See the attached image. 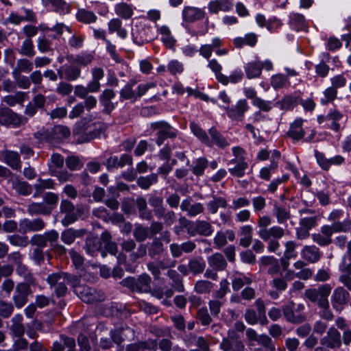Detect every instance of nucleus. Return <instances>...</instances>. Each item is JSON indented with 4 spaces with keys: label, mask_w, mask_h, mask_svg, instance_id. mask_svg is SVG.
Returning <instances> with one entry per match:
<instances>
[{
    "label": "nucleus",
    "mask_w": 351,
    "mask_h": 351,
    "mask_svg": "<svg viewBox=\"0 0 351 351\" xmlns=\"http://www.w3.org/2000/svg\"><path fill=\"white\" fill-rule=\"evenodd\" d=\"M232 152L234 158L227 162L228 172L233 177L242 178L248 168L246 152L239 146L233 147Z\"/></svg>",
    "instance_id": "nucleus-1"
},
{
    "label": "nucleus",
    "mask_w": 351,
    "mask_h": 351,
    "mask_svg": "<svg viewBox=\"0 0 351 351\" xmlns=\"http://www.w3.org/2000/svg\"><path fill=\"white\" fill-rule=\"evenodd\" d=\"M305 306L302 303L295 304L293 301L288 302L282 307L285 319L291 324H300L305 321Z\"/></svg>",
    "instance_id": "nucleus-2"
},
{
    "label": "nucleus",
    "mask_w": 351,
    "mask_h": 351,
    "mask_svg": "<svg viewBox=\"0 0 351 351\" xmlns=\"http://www.w3.org/2000/svg\"><path fill=\"white\" fill-rule=\"evenodd\" d=\"M332 287L328 284L323 285L318 288L308 289L305 291L306 298L318 306H324L328 303V296L331 292Z\"/></svg>",
    "instance_id": "nucleus-3"
},
{
    "label": "nucleus",
    "mask_w": 351,
    "mask_h": 351,
    "mask_svg": "<svg viewBox=\"0 0 351 351\" xmlns=\"http://www.w3.org/2000/svg\"><path fill=\"white\" fill-rule=\"evenodd\" d=\"M151 128L157 130L156 144L162 145L167 138H174L177 135V130L165 121H156L151 123Z\"/></svg>",
    "instance_id": "nucleus-4"
},
{
    "label": "nucleus",
    "mask_w": 351,
    "mask_h": 351,
    "mask_svg": "<svg viewBox=\"0 0 351 351\" xmlns=\"http://www.w3.org/2000/svg\"><path fill=\"white\" fill-rule=\"evenodd\" d=\"M132 36L134 43L138 46L152 41L154 38L152 27L143 25H136L132 29Z\"/></svg>",
    "instance_id": "nucleus-5"
},
{
    "label": "nucleus",
    "mask_w": 351,
    "mask_h": 351,
    "mask_svg": "<svg viewBox=\"0 0 351 351\" xmlns=\"http://www.w3.org/2000/svg\"><path fill=\"white\" fill-rule=\"evenodd\" d=\"M75 293L84 302L92 303L104 300V294L97 293L95 289L86 285H77L74 288Z\"/></svg>",
    "instance_id": "nucleus-6"
},
{
    "label": "nucleus",
    "mask_w": 351,
    "mask_h": 351,
    "mask_svg": "<svg viewBox=\"0 0 351 351\" xmlns=\"http://www.w3.org/2000/svg\"><path fill=\"white\" fill-rule=\"evenodd\" d=\"M213 231L211 224L204 220L189 223L187 226V232L191 237L196 234L207 237L211 235Z\"/></svg>",
    "instance_id": "nucleus-7"
},
{
    "label": "nucleus",
    "mask_w": 351,
    "mask_h": 351,
    "mask_svg": "<svg viewBox=\"0 0 351 351\" xmlns=\"http://www.w3.org/2000/svg\"><path fill=\"white\" fill-rule=\"evenodd\" d=\"M51 287L54 288V292L58 297L64 296L66 294V274L62 273H54L49 275L47 279Z\"/></svg>",
    "instance_id": "nucleus-8"
},
{
    "label": "nucleus",
    "mask_w": 351,
    "mask_h": 351,
    "mask_svg": "<svg viewBox=\"0 0 351 351\" xmlns=\"http://www.w3.org/2000/svg\"><path fill=\"white\" fill-rule=\"evenodd\" d=\"M226 111L228 117L232 120L241 121L244 118L245 112L249 109L247 102L245 99L239 100L234 106L230 108L222 107Z\"/></svg>",
    "instance_id": "nucleus-9"
},
{
    "label": "nucleus",
    "mask_w": 351,
    "mask_h": 351,
    "mask_svg": "<svg viewBox=\"0 0 351 351\" xmlns=\"http://www.w3.org/2000/svg\"><path fill=\"white\" fill-rule=\"evenodd\" d=\"M31 293L29 283H19L15 288V293L13 295V300L17 308H21L27 302V296Z\"/></svg>",
    "instance_id": "nucleus-10"
},
{
    "label": "nucleus",
    "mask_w": 351,
    "mask_h": 351,
    "mask_svg": "<svg viewBox=\"0 0 351 351\" xmlns=\"http://www.w3.org/2000/svg\"><path fill=\"white\" fill-rule=\"evenodd\" d=\"M350 297L349 293L343 287H338L332 292L331 303L332 307L337 311L342 310L343 306L347 304Z\"/></svg>",
    "instance_id": "nucleus-11"
},
{
    "label": "nucleus",
    "mask_w": 351,
    "mask_h": 351,
    "mask_svg": "<svg viewBox=\"0 0 351 351\" xmlns=\"http://www.w3.org/2000/svg\"><path fill=\"white\" fill-rule=\"evenodd\" d=\"M64 165V158L58 154H54L51 156V162L49 165V169L52 175L58 177L60 182L66 181V175L62 172Z\"/></svg>",
    "instance_id": "nucleus-12"
},
{
    "label": "nucleus",
    "mask_w": 351,
    "mask_h": 351,
    "mask_svg": "<svg viewBox=\"0 0 351 351\" xmlns=\"http://www.w3.org/2000/svg\"><path fill=\"white\" fill-rule=\"evenodd\" d=\"M321 343L330 348H337L341 346L340 332L334 327H331L327 332L326 336L321 339Z\"/></svg>",
    "instance_id": "nucleus-13"
},
{
    "label": "nucleus",
    "mask_w": 351,
    "mask_h": 351,
    "mask_svg": "<svg viewBox=\"0 0 351 351\" xmlns=\"http://www.w3.org/2000/svg\"><path fill=\"white\" fill-rule=\"evenodd\" d=\"M182 16L184 22L193 23L202 19L205 16V12L199 8L185 6L182 10Z\"/></svg>",
    "instance_id": "nucleus-14"
},
{
    "label": "nucleus",
    "mask_w": 351,
    "mask_h": 351,
    "mask_svg": "<svg viewBox=\"0 0 351 351\" xmlns=\"http://www.w3.org/2000/svg\"><path fill=\"white\" fill-rule=\"evenodd\" d=\"M45 222L40 219H34L33 220L24 219L20 221L19 231L23 233L40 231L45 228Z\"/></svg>",
    "instance_id": "nucleus-15"
},
{
    "label": "nucleus",
    "mask_w": 351,
    "mask_h": 351,
    "mask_svg": "<svg viewBox=\"0 0 351 351\" xmlns=\"http://www.w3.org/2000/svg\"><path fill=\"white\" fill-rule=\"evenodd\" d=\"M305 121L302 118H298L291 124L287 132V135L293 141H300L304 136L305 130L302 127Z\"/></svg>",
    "instance_id": "nucleus-16"
},
{
    "label": "nucleus",
    "mask_w": 351,
    "mask_h": 351,
    "mask_svg": "<svg viewBox=\"0 0 351 351\" xmlns=\"http://www.w3.org/2000/svg\"><path fill=\"white\" fill-rule=\"evenodd\" d=\"M157 32L160 34V40L168 49H172L176 44V39L172 35L170 28L167 25H156Z\"/></svg>",
    "instance_id": "nucleus-17"
},
{
    "label": "nucleus",
    "mask_w": 351,
    "mask_h": 351,
    "mask_svg": "<svg viewBox=\"0 0 351 351\" xmlns=\"http://www.w3.org/2000/svg\"><path fill=\"white\" fill-rule=\"evenodd\" d=\"M301 257L311 263L318 262L321 258L319 249L314 245H304L300 252Z\"/></svg>",
    "instance_id": "nucleus-18"
},
{
    "label": "nucleus",
    "mask_w": 351,
    "mask_h": 351,
    "mask_svg": "<svg viewBox=\"0 0 351 351\" xmlns=\"http://www.w3.org/2000/svg\"><path fill=\"white\" fill-rule=\"evenodd\" d=\"M21 117L8 108L0 110V124L17 126Z\"/></svg>",
    "instance_id": "nucleus-19"
},
{
    "label": "nucleus",
    "mask_w": 351,
    "mask_h": 351,
    "mask_svg": "<svg viewBox=\"0 0 351 351\" xmlns=\"http://www.w3.org/2000/svg\"><path fill=\"white\" fill-rule=\"evenodd\" d=\"M0 160L6 163L12 169H20L21 160L19 154L14 151L5 150L0 152Z\"/></svg>",
    "instance_id": "nucleus-20"
},
{
    "label": "nucleus",
    "mask_w": 351,
    "mask_h": 351,
    "mask_svg": "<svg viewBox=\"0 0 351 351\" xmlns=\"http://www.w3.org/2000/svg\"><path fill=\"white\" fill-rule=\"evenodd\" d=\"M233 8V0H214L208 4L210 14H217L219 11L229 12Z\"/></svg>",
    "instance_id": "nucleus-21"
},
{
    "label": "nucleus",
    "mask_w": 351,
    "mask_h": 351,
    "mask_svg": "<svg viewBox=\"0 0 351 351\" xmlns=\"http://www.w3.org/2000/svg\"><path fill=\"white\" fill-rule=\"evenodd\" d=\"M343 114L336 109H330L327 113V128L337 132L340 129Z\"/></svg>",
    "instance_id": "nucleus-22"
},
{
    "label": "nucleus",
    "mask_w": 351,
    "mask_h": 351,
    "mask_svg": "<svg viewBox=\"0 0 351 351\" xmlns=\"http://www.w3.org/2000/svg\"><path fill=\"white\" fill-rule=\"evenodd\" d=\"M285 229L278 226H274L260 232V238L264 241L270 239H280L285 235Z\"/></svg>",
    "instance_id": "nucleus-23"
},
{
    "label": "nucleus",
    "mask_w": 351,
    "mask_h": 351,
    "mask_svg": "<svg viewBox=\"0 0 351 351\" xmlns=\"http://www.w3.org/2000/svg\"><path fill=\"white\" fill-rule=\"evenodd\" d=\"M273 214L276 217L277 222L280 224H285L290 219L291 214L289 208L275 202L273 207Z\"/></svg>",
    "instance_id": "nucleus-24"
},
{
    "label": "nucleus",
    "mask_w": 351,
    "mask_h": 351,
    "mask_svg": "<svg viewBox=\"0 0 351 351\" xmlns=\"http://www.w3.org/2000/svg\"><path fill=\"white\" fill-rule=\"evenodd\" d=\"M258 41L257 35L254 33H247L243 37L239 36L233 40V43L237 48H241L245 45L254 47Z\"/></svg>",
    "instance_id": "nucleus-25"
},
{
    "label": "nucleus",
    "mask_w": 351,
    "mask_h": 351,
    "mask_svg": "<svg viewBox=\"0 0 351 351\" xmlns=\"http://www.w3.org/2000/svg\"><path fill=\"white\" fill-rule=\"evenodd\" d=\"M115 14L123 19H129L134 14V7L127 3L120 2L114 5Z\"/></svg>",
    "instance_id": "nucleus-26"
},
{
    "label": "nucleus",
    "mask_w": 351,
    "mask_h": 351,
    "mask_svg": "<svg viewBox=\"0 0 351 351\" xmlns=\"http://www.w3.org/2000/svg\"><path fill=\"white\" fill-rule=\"evenodd\" d=\"M208 263L214 270L222 271L227 265L223 255L220 253H215L207 258Z\"/></svg>",
    "instance_id": "nucleus-27"
},
{
    "label": "nucleus",
    "mask_w": 351,
    "mask_h": 351,
    "mask_svg": "<svg viewBox=\"0 0 351 351\" xmlns=\"http://www.w3.org/2000/svg\"><path fill=\"white\" fill-rule=\"evenodd\" d=\"M260 60H254L247 63L244 66L246 76L248 79L258 77L262 73Z\"/></svg>",
    "instance_id": "nucleus-28"
},
{
    "label": "nucleus",
    "mask_w": 351,
    "mask_h": 351,
    "mask_svg": "<svg viewBox=\"0 0 351 351\" xmlns=\"http://www.w3.org/2000/svg\"><path fill=\"white\" fill-rule=\"evenodd\" d=\"M289 24L295 31H304L307 28L306 23L303 15L298 13L290 14Z\"/></svg>",
    "instance_id": "nucleus-29"
},
{
    "label": "nucleus",
    "mask_w": 351,
    "mask_h": 351,
    "mask_svg": "<svg viewBox=\"0 0 351 351\" xmlns=\"http://www.w3.org/2000/svg\"><path fill=\"white\" fill-rule=\"evenodd\" d=\"M228 202L224 197L213 196V199L206 204V208L208 213L215 214L219 208H226Z\"/></svg>",
    "instance_id": "nucleus-30"
},
{
    "label": "nucleus",
    "mask_w": 351,
    "mask_h": 351,
    "mask_svg": "<svg viewBox=\"0 0 351 351\" xmlns=\"http://www.w3.org/2000/svg\"><path fill=\"white\" fill-rule=\"evenodd\" d=\"M252 227L250 225H245L240 229L239 244L243 247H248L252 241Z\"/></svg>",
    "instance_id": "nucleus-31"
},
{
    "label": "nucleus",
    "mask_w": 351,
    "mask_h": 351,
    "mask_svg": "<svg viewBox=\"0 0 351 351\" xmlns=\"http://www.w3.org/2000/svg\"><path fill=\"white\" fill-rule=\"evenodd\" d=\"M135 81H131L126 84L120 90V101H123L126 99H131L133 101H136V91L133 90V86L135 85Z\"/></svg>",
    "instance_id": "nucleus-32"
},
{
    "label": "nucleus",
    "mask_w": 351,
    "mask_h": 351,
    "mask_svg": "<svg viewBox=\"0 0 351 351\" xmlns=\"http://www.w3.org/2000/svg\"><path fill=\"white\" fill-rule=\"evenodd\" d=\"M152 280L147 274H143L136 279V291L148 293L151 291Z\"/></svg>",
    "instance_id": "nucleus-33"
},
{
    "label": "nucleus",
    "mask_w": 351,
    "mask_h": 351,
    "mask_svg": "<svg viewBox=\"0 0 351 351\" xmlns=\"http://www.w3.org/2000/svg\"><path fill=\"white\" fill-rule=\"evenodd\" d=\"M208 132L211 137L212 145L214 143L221 149L229 146V142L215 128H210Z\"/></svg>",
    "instance_id": "nucleus-34"
},
{
    "label": "nucleus",
    "mask_w": 351,
    "mask_h": 351,
    "mask_svg": "<svg viewBox=\"0 0 351 351\" xmlns=\"http://www.w3.org/2000/svg\"><path fill=\"white\" fill-rule=\"evenodd\" d=\"M208 66L210 70L215 73V77L219 82L221 84L227 83V76L221 73L222 66L218 62L216 59L209 60Z\"/></svg>",
    "instance_id": "nucleus-35"
},
{
    "label": "nucleus",
    "mask_w": 351,
    "mask_h": 351,
    "mask_svg": "<svg viewBox=\"0 0 351 351\" xmlns=\"http://www.w3.org/2000/svg\"><path fill=\"white\" fill-rule=\"evenodd\" d=\"M27 93L25 92L19 91L13 95H7L3 98V101L10 106H15L16 104L23 105V103L27 99Z\"/></svg>",
    "instance_id": "nucleus-36"
},
{
    "label": "nucleus",
    "mask_w": 351,
    "mask_h": 351,
    "mask_svg": "<svg viewBox=\"0 0 351 351\" xmlns=\"http://www.w3.org/2000/svg\"><path fill=\"white\" fill-rule=\"evenodd\" d=\"M158 181V176L156 173H152L146 176H141L136 180V183L142 189L147 190L154 184Z\"/></svg>",
    "instance_id": "nucleus-37"
},
{
    "label": "nucleus",
    "mask_w": 351,
    "mask_h": 351,
    "mask_svg": "<svg viewBox=\"0 0 351 351\" xmlns=\"http://www.w3.org/2000/svg\"><path fill=\"white\" fill-rule=\"evenodd\" d=\"M52 210V207L47 206L45 203H32L28 206V211L31 215L48 214Z\"/></svg>",
    "instance_id": "nucleus-38"
},
{
    "label": "nucleus",
    "mask_w": 351,
    "mask_h": 351,
    "mask_svg": "<svg viewBox=\"0 0 351 351\" xmlns=\"http://www.w3.org/2000/svg\"><path fill=\"white\" fill-rule=\"evenodd\" d=\"M77 19L82 23L90 24L97 21V16L92 11L82 9L78 10L76 14Z\"/></svg>",
    "instance_id": "nucleus-39"
},
{
    "label": "nucleus",
    "mask_w": 351,
    "mask_h": 351,
    "mask_svg": "<svg viewBox=\"0 0 351 351\" xmlns=\"http://www.w3.org/2000/svg\"><path fill=\"white\" fill-rule=\"evenodd\" d=\"M101 243L97 238H89L86 240V252L90 256H95L101 250Z\"/></svg>",
    "instance_id": "nucleus-40"
},
{
    "label": "nucleus",
    "mask_w": 351,
    "mask_h": 351,
    "mask_svg": "<svg viewBox=\"0 0 351 351\" xmlns=\"http://www.w3.org/2000/svg\"><path fill=\"white\" fill-rule=\"evenodd\" d=\"M252 279L243 274L235 275L232 279V287L234 291H239L244 285L251 284Z\"/></svg>",
    "instance_id": "nucleus-41"
},
{
    "label": "nucleus",
    "mask_w": 351,
    "mask_h": 351,
    "mask_svg": "<svg viewBox=\"0 0 351 351\" xmlns=\"http://www.w3.org/2000/svg\"><path fill=\"white\" fill-rule=\"evenodd\" d=\"M191 130L193 134L202 143L208 146H212L211 141L206 132L195 123H191Z\"/></svg>",
    "instance_id": "nucleus-42"
},
{
    "label": "nucleus",
    "mask_w": 351,
    "mask_h": 351,
    "mask_svg": "<svg viewBox=\"0 0 351 351\" xmlns=\"http://www.w3.org/2000/svg\"><path fill=\"white\" fill-rule=\"evenodd\" d=\"M270 84L275 90L281 89L289 84L288 77L281 73L272 75L270 79Z\"/></svg>",
    "instance_id": "nucleus-43"
},
{
    "label": "nucleus",
    "mask_w": 351,
    "mask_h": 351,
    "mask_svg": "<svg viewBox=\"0 0 351 351\" xmlns=\"http://www.w3.org/2000/svg\"><path fill=\"white\" fill-rule=\"evenodd\" d=\"M299 97L296 95H289L285 96L280 101V108L283 110H292L297 104H298Z\"/></svg>",
    "instance_id": "nucleus-44"
},
{
    "label": "nucleus",
    "mask_w": 351,
    "mask_h": 351,
    "mask_svg": "<svg viewBox=\"0 0 351 351\" xmlns=\"http://www.w3.org/2000/svg\"><path fill=\"white\" fill-rule=\"evenodd\" d=\"M11 184L12 188L20 195H27L31 193L32 188L25 182L14 180H12Z\"/></svg>",
    "instance_id": "nucleus-45"
},
{
    "label": "nucleus",
    "mask_w": 351,
    "mask_h": 351,
    "mask_svg": "<svg viewBox=\"0 0 351 351\" xmlns=\"http://www.w3.org/2000/svg\"><path fill=\"white\" fill-rule=\"evenodd\" d=\"M208 166V160L205 158H198L194 162L192 167V172L197 176H202Z\"/></svg>",
    "instance_id": "nucleus-46"
},
{
    "label": "nucleus",
    "mask_w": 351,
    "mask_h": 351,
    "mask_svg": "<svg viewBox=\"0 0 351 351\" xmlns=\"http://www.w3.org/2000/svg\"><path fill=\"white\" fill-rule=\"evenodd\" d=\"M43 5L55 12L63 13L65 6L64 0H42Z\"/></svg>",
    "instance_id": "nucleus-47"
},
{
    "label": "nucleus",
    "mask_w": 351,
    "mask_h": 351,
    "mask_svg": "<svg viewBox=\"0 0 351 351\" xmlns=\"http://www.w3.org/2000/svg\"><path fill=\"white\" fill-rule=\"evenodd\" d=\"M277 167V162L275 160H271L268 166L263 167L260 169L259 177L265 181H269Z\"/></svg>",
    "instance_id": "nucleus-48"
},
{
    "label": "nucleus",
    "mask_w": 351,
    "mask_h": 351,
    "mask_svg": "<svg viewBox=\"0 0 351 351\" xmlns=\"http://www.w3.org/2000/svg\"><path fill=\"white\" fill-rule=\"evenodd\" d=\"M25 17L20 16L17 13L11 12L9 16L6 19L5 23H10L13 25H19L23 21H31L33 19V15L30 11L27 12Z\"/></svg>",
    "instance_id": "nucleus-49"
},
{
    "label": "nucleus",
    "mask_w": 351,
    "mask_h": 351,
    "mask_svg": "<svg viewBox=\"0 0 351 351\" xmlns=\"http://www.w3.org/2000/svg\"><path fill=\"white\" fill-rule=\"evenodd\" d=\"M336 233L348 232L351 230V219L348 217L343 221H337L332 223Z\"/></svg>",
    "instance_id": "nucleus-50"
},
{
    "label": "nucleus",
    "mask_w": 351,
    "mask_h": 351,
    "mask_svg": "<svg viewBox=\"0 0 351 351\" xmlns=\"http://www.w3.org/2000/svg\"><path fill=\"white\" fill-rule=\"evenodd\" d=\"M52 138L53 144L57 143L66 137V129L62 125H56L50 132Z\"/></svg>",
    "instance_id": "nucleus-51"
},
{
    "label": "nucleus",
    "mask_w": 351,
    "mask_h": 351,
    "mask_svg": "<svg viewBox=\"0 0 351 351\" xmlns=\"http://www.w3.org/2000/svg\"><path fill=\"white\" fill-rule=\"evenodd\" d=\"M337 96V90L332 86L328 87L323 91V97L320 99V103L322 105H326L333 101Z\"/></svg>",
    "instance_id": "nucleus-52"
},
{
    "label": "nucleus",
    "mask_w": 351,
    "mask_h": 351,
    "mask_svg": "<svg viewBox=\"0 0 351 351\" xmlns=\"http://www.w3.org/2000/svg\"><path fill=\"white\" fill-rule=\"evenodd\" d=\"M46 236V240L47 245L51 246L53 249L56 250L58 253H61L64 251V248L59 247L56 242L58 239V234L55 231H51L45 234Z\"/></svg>",
    "instance_id": "nucleus-53"
},
{
    "label": "nucleus",
    "mask_w": 351,
    "mask_h": 351,
    "mask_svg": "<svg viewBox=\"0 0 351 351\" xmlns=\"http://www.w3.org/2000/svg\"><path fill=\"white\" fill-rule=\"evenodd\" d=\"M8 240L12 245L21 247H26L29 243L27 237L18 234L8 236Z\"/></svg>",
    "instance_id": "nucleus-54"
},
{
    "label": "nucleus",
    "mask_w": 351,
    "mask_h": 351,
    "mask_svg": "<svg viewBox=\"0 0 351 351\" xmlns=\"http://www.w3.org/2000/svg\"><path fill=\"white\" fill-rule=\"evenodd\" d=\"M67 224L73 223L77 220L78 217L82 215V211L80 209H75L74 206L67 202Z\"/></svg>",
    "instance_id": "nucleus-55"
},
{
    "label": "nucleus",
    "mask_w": 351,
    "mask_h": 351,
    "mask_svg": "<svg viewBox=\"0 0 351 351\" xmlns=\"http://www.w3.org/2000/svg\"><path fill=\"white\" fill-rule=\"evenodd\" d=\"M297 244L293 241H288L285 243L284 256L288 258H296L298 252L296 251Z\"/></svg>",
    "instance_id": "nucleus-56"
},
{
    "label": "nucleus",
    "mask_w": 351,
    "mask_h": 351,
    "mask_svg": "<svg viewBox=\"0 0 351 351\" xmlns=\"http://www.w3.org/2000/svg\"><path fill=\"white\" fill-rule=\"evenodd\" d=\"M20 53L26 56L32 57L35 54L34 45L30 38L25 40L21 45Z\"/></svg>",
    "instance_id": "nucleus-57"
},
{
    "label": "nucleus",
    "mask_w": 351,
    "mask_h": 351,
    "mask_svg": "<svg viewBox=\"0 0 351 351\" xmlns=\"http://www.w3.org/2000/svg\"><path fill=\"white\" fill-rule=\"evenodd\" d=\"M167 276L173 280L174 282L175 289L179 291L182 292L184 291V287L182 284L181 278L177 271L169 269L167 271Z\"/></svg>",
    "instance_id": "nucleus-58"
},
{
    "label": "nucleus",
    "mask_w": 351,
    "mask_h": 351,
    "mask_svg": "<svg viewBox=\"0 0 351 351\" xmlns=\"http://www.w3.org/2000/svg\"><path fill=\"white\" fill-rule=\"evenodd\" d=\"M205 266L206 264L203 261L193 259L189 262V270L194 274L202 273Z\"/></svg>",
    "instance_id": "nucleus-59"
},
{
    "label": "nucleus",
    "mask_w": 351,
    "mask_h": 351,
    "mask_svg": "<svg viewBox=\"0 0 351 351\" xmlns=\"http://www.w3.org/2000/svg\"><path fill=\"white\" fill-rule=\"evenodd\" d=\"M149 234V229L147 227H143L137 225L134 232V236L138 241H143Z\"/></svg>",
    "instance_id": "nucleus-60"
},
{
    "label": "nucleus",
    "mask_w": 351,
    "mask_h": 351,
    "mask_svg": "<svg viewBox=\"0 0 351 351\" xmlns=\"http://www.w3.org/2000/svg\"><path fill=\"white\" fill-rule=\"evenodd\" d=\"M330 82L331 86L337 90L338 88H341L346 86L347 80L343 74H339L330 77Z\"/></svg>",
    "instance_id": "nucleus-61"
},
{
    "label": "nucleus",
    "mask_w": 351,
    "mask_h": 351,
    "mask_svg": "<svg viewBox=\"0 0 351 351\" xmlns=\"http://www.w3.org/2000/svg\"><path fill=\"white\" fill-rule=\"evenodd\" d=\"M197 317L203 326H208L212 322V318L208 314V310L206 307L200 308L198 310Z\"/></svg>",
    "instance_id": "nucleus-62"
},
{
    "label": "nucleus",
    "mask_w": 351,
    "mask_h": 351,
    "mask_svg": "<svg viewBox=\"0 0 351 351\" xmlns=\"http://www.w3.org/2000/svg\"><path fill=\"white\" fill-rule=\"evenodd\" d=\"M252 104L264 112H269L272 108V102L261 99V97L254 98L252 100Z\"/></svg>",
    "instance_id": "nucleus-63"
},
{
    "label": "nucleus",
    "mask_w": 351,
    "mask_h": 351,
    "mask_svg": "<svg viewBox=\"0 0 351 351\" xmlns=\"http://www.w3.org/2000/svg\"><path fill=\"white\" fill-rule=\"evenodd\" d=\"M213 284L207 280H199L195 285V290L198 293H205L210 292Z\"/></svg>",
    "instance_id": "nucleus-64"
}]
</instances>
